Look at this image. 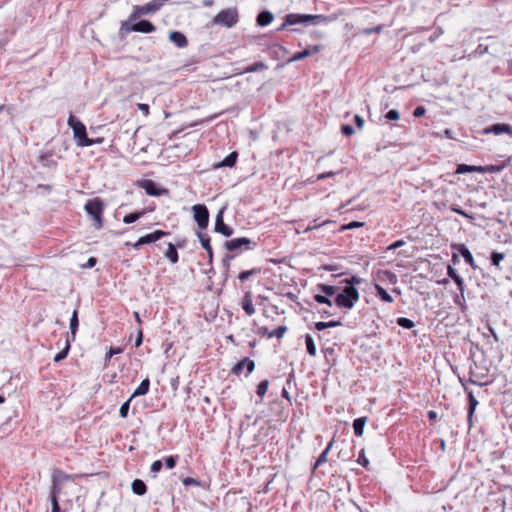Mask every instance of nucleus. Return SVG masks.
Returning <instances> with one entry per match:
<instances>
[{"instance_id":"1","label":"nucleus","mask_w":512,"mask_h":512,"mask_svg":"<svg viewBox=\"0 0 512 512\" xmlns=\"http://www.w3.org/2000/svg\"><path fill=\"white\" fill-rule=\"evenodd\" d=\"M72 479V475L66 474L59 469L54 470L52 474L53 487L51 492L52 512H60V507L57 500L58 495L61 493L65 482Z\"/></svg>"},{"instance_id":"2","label":"nucleus","mask_w":512,"mask_h":512,"mask_svg":"<svg viewBox=\"0 0 512 512\" xmlns=\"http://www.w3.org/2000/svg\"><path fill=\"white\" fill-rule=\"evenodd\" d=\"M68 125L73 130V136L78 146L88 147L95 144L93 139L87 137L85 125L73 114L69 116Z\"/></svg>"},{"instance_id":"3","label":"nucleus","mask_w":512,"mask_h":512,"mask_svg":"<svg viewBox=\"0 0 512 512\" xmlns=\"http://www.w3.org/2000/svg\"><path fill=\"white\" fill-rule=\"evenodd\" d=\"M325 17L322 15H311V14H287L281 29H284L288 25L304 24V25H317L321 21H324Z\"/></svg>"},{"instance_id":"4","label":"nucleus","mask_w":512,"mask_h":512,"mask_svg":"<svg viewBox=\"0 0 512 512\" xmlns=\"http://www.w3.org/2000/svg\"><path fill=\"white\" fill-rule=\"evenodd\" d=\"M239 21L238 10L235 7L221 10L212 19V24L217 26H223L226 28H232Z\"/></svg>"},{"instance_id":"5","label":"nucleus","mask_w":512,"mask_h":512,"mask_svg":"<svg viewBox=\"0 0 512 512\" xmlns=\"http://www.w3.org/2000/svg\"><path fill=\"white\" fill-rule=\"evenodd\" d=\"M169 0H152L144 5H135L133 12L129 16V20L133 21L141 15H148L160 10Z\"/></svg>"},{"instance_id":"6","label":"nucleus","mask_w":512,"mask_h":512,"mask_svg":"<svg viewBox=\"0 0 512 512\" xmlns=\"http://www.w3.org/2000/svg\"><path fill=\"white\" fill-rule=\"evenodd\" d=\"M85 210L95 221V227L97 229H100L102 227L101 215L104 210V204L102 200H100L99 198H95L88 201L85 204Z\"/></svg>"},{"instance_id":"7","label":"nucleus","mask_w":512,"mask_h":512,"mask_svg":"<svg viewBox=\"0 0 512 512\" xmlns=\"http://www.w3.org/2000/svg\"><path fill=\"white\" fill-rule=\"evenodd\" d=\"M194 220L200 229H205L209 223V212L205 205L196 204L192 207Z\"/></svg>"},{"instance_id":"8","label":"nucleus","mask_w":512,"mask_h":512,"mask_svg":"<svg viewBox=\"0 0 512 512\" xmlns=\"http://www.w3.org/2000/svg\"><path fill=\"white\" fill-rule=\"evenodd\" d=\"M335 303L338 307L352 308V281H347L344 291L336 295Z\"/></svg>"},{"instance_id":"9","label":"nucleus","mask_w":512,"mask_h":512,"mask_svg":"<svg viewBox=\"0 0 512 512\" xmlns=\"http://www.w3.org/2000/svg\"><path fill=\"white\" fill-rule=\"evenodd\" d=\"M460 382L468 396L469 407H468V417L467 418H468L469 426H471L473 415H474V412H475L479 402L475 398L473 392L467 388L466 384L464 383V381L462 379H460Z\"/></svg>"},{"instance_id":"10","label":"nucleus","mask_w":512,"mask_h":512,"mask_svg":"<svg viewBox=\"0 0 512 512\" xmlns=\"http://www.w3.org/2000/svg\"><path fill=\"white\" fill-rule=\"evenodd\" d=\"M483 133L484 134H495V135H500V134L505 133V134L512 136V127L505 123H496L489 127H486L483 130Z\"/></svg>"},{"instance_id":"11","label":"nucleus","mask_w":512,"mask_h":512,"mask_svg":"<svg viewBox=\"0 0 512 512\" xmlns=\"http://www.w3.org/2000/svg\"><path fill=\"white\" fill-rule=\"evenodd\" d=\"M215 231L229 237L233 233V229L226 225L223 221V211H219L215 219Z\"/></svg>"},{"instance_id":"12","label":"nucleus","mask_w":512,"mask_h":512,"mask_svg":"<svg viewBox=\"0 0 512 512\" xmlns=\"http://www.w3.org/2000/svg\"><path fill=\"white\" fill-rule=\"evenodd\" d=\"M251 240L246 237L231 239L226 242L225 246L228 251H235L240 249L242 246H246V249H250Z\"/></svg>"},{"instance_id":"13","label":"nucleus","mask_w":512,"mask_h":512,"mask_svg":"<svg viewBox=\"0 0 512 512\" xmlns=\"http://www.w3.org/2000/svg\"><path fill=\"white\" fill-rule=\"evenodd\" d=\"M245 368L247 369V374L252 373L255 368L254 361L247 357L242 359L233 368V373L236 375H240Z\"/></svg>"},{"instance_id":"14","label":"nucleus","mask_w":512,"mask_h":512,"mask_svg":"<svg viewBox=\"0 0 512 512\" xmlns=\"http://www.w3.org/2000/svg\"><path fill=\"white\" fill-rule=\"evenodd\" d=\"M452 249L458 251L464 258L465 262L469 264L472 268L476 267L471 252L464 244H454L452 245Z\"/></svg>"},{"instance_id":"15","label":"nucleus","mask_w":512,"mask_h":512,"mask_svg":"<svg viewBox=\"0 0 512 512\" xmlns=\"http://www.w3.org/2000/svg\"><path fill=\"white\" fill-rule=\"evenodd\" d=\"M169 40L178 48H185L188 45L186 36L179 31L170 32Z\"/></svg>"},{"instance_id":"16","label":"nucleus","mask_w":512,"mask_h":512,"mask_svg":"<svg viewBox=\"0 0 512 512\" xmlns=\"http://www.w3.org/2000/svg\"><path fill=\"white\" fill-rule=\"evenodd\" d=\"M130 30L141 33H152L156 30V27L148 20H141L132 25Z\"/></svg>"},{"instance_id":"17","label":"nucleus","mask_w":512,"mask_h":512,"mask_svg":"<svg viewBox=\"0 0 512 512\" xmlns=\"http://www.w3.org/2000/svg\"><path fill=\"white\" fill-rule=\"evenodd\" d=\"M197 235L202 247L206 250L208 254L209 261L211 262L213 258V251L210 245V237L206 233L202 232H198Z\"/></svg>"},{"instance_id":"18","label":"nucleus","mask_w":512,"mask_h":512,"mask_svg":"<svg viewBox=\"0 0 512 512\" xmlns=\"http://www.w3.org/2000/svg\"><path fill=\"white\" fill-rule=\"evenodd\" d=\"M169 233L163 230H155L154 232L142 236L144 244L154 243L160 240L162 237L167 236Z\"/></svg>"},{"instance_id":"19","label":"nucleus","mask_w":512,"mask_h":512,"mask_svg":"<svg viewBox=\"0 0 512 512\" xmlns=\"http://www.w3.org/2000/svg\"><path fill=\"white\" fill-rule=\"evenodd\" d=\"M319 51V46H313L311 48H307L301 52H297L295 53L289 60L288 62H295V61H299V60H302L304 59L305 57L307 56H310L312 55L313 53H316Z\"/></svg>"},{"instance_id":"20","label":"nucleus","mask_w":512,"mask_h":512,"mask_svg":"<svg viewBox=\"0 0 512 512\" xmlns=\"http://www.w3.org/2000/svg\"><path fill=\"white\" fill-rule=\"evenodd\" d=\"M141 187L150 196H159L160 190L156 187V184L152 180H144L141 183Z\"/></svg>"},{"instance_id":"21","label":"nucleus","mask_w":512,"mask_h":512,"mask_svg":"<svg viewBox=\"0 0 512 512\" xmlns=\"http://www.w3.org/2000/svg\"><path fill=\"white\" fill-rule=\"evenodd\" d=\"M507 163L502 162L493 165L480 166V173H499L505 169Z\"/></svg>"},{"instance_id":"22","label":"nucleus","mask_w":512,"mask_h":512,"mask_svg":"<svg viewBox=\"0 0 512 512\" xmlns=\"http://www.w3.org/2000/svg\"><path fill=\"white\" fill-rule=\"evenodd\" d=\"M242 308L250 316L255 313V308L253 306L251 292H247L244 295V298H243V301H242Z\"/></svg>"},{"instance_id":"23","label":"nucleus","mask_w":512,"mask_h":512,"mask_svg":"<svg viewBox=\"0 0 512 512\" xmlns=\"http://www.w3.org/2000/svg\"><path fill=\"white\" fill-rule=\"evenodd\" d=\"M149 388H150V380L148 378H146L135 389L131 398L146 395L149 392Z\"/></svg>"},{"instance_id":"24","label":"nucleus","mask_w":512,"mask_h":512,"mask_svg":"<svg viewBox=\"0 0 512 512\" xmlns=\"http://www.w3.org/2000/svg\"><path fill=\"white\" fill-rule=\"evenodd\" d=\"M273 14L269 11H262L257 16V24L259 26H267L273 21Z\"/></svg>"},{"instance_id":"25","label":"nucleus","mask_w":512,"mask_h":512,"mask_svg":"<svg viewBox=\"0 0 512 512\" xmlns=\"http://www.w3.org/2000/svg\"><path fill=\"white\" fill-rule=\"evenodd\" d=\"M78 325H79L78 313H77V310H74L73 313H72V317L70 319V332H71V336H69V338H70L71 342H73L75 340L76 332H77V329H78Z\"/></svg>"},{"instance_id":"26","label":"nucleus","mask_w":512,"mask_h":512,"mask_svg":"<svg viewBox=\"0 0 512 512\" xmlns=\"http://www.w3.org/2000/svg\"><path fill=\"white\" fill-rule=\"evenodd\" d=\"M165 257L169 259V261L172 263V264H175L178 262V252L176 250V247L174 246V244L172 243H169L168 244V247H167V250L165 251L164 253Z\"/></svg>"},{"instance_id":"27","label":"nucleus","mask_w":512,"mask_h":512,"mask_svg":"<svg viewBox=\"0 0 512 512\" xmlns=\"http://www.w3.org/2000/svg\"><path fill=\"white\" fill-rule=\"evenodd\" d=\"M131 488H132V491L136 494V495H144L147 491V487H146V484L140 480V479H135L133 482H132V485H131Z\"/></svg>"},{"instance_id":"28","label":"nucleus","mask_w":512,"mask_h":512,"mask_svg":"<svg viewBox=\"0 0 512 512\" xmlns=\"http://www.w3.org/2000/svg\"><path fill=\"white\" fill-rule=\"evenodd\" d=\"M376 295L384 302L391 303L393 298L391 295L380 285H375Z\"/></svg>"},{"instance_id":"29","label":"nucleus","mask_w":512,"mask_h":512,"mask_svg":"<svg viewBox=\"0 0 512 512\" xmlns=\"http://www.w3.org/2000/svg\"><path fill=\"white\" fill-rule=\"evenodd\" d=\"M366 421V417H360L354 420V435L361 436L363 434V429L366 424Z\"/></svg>"},{"instance_id":"30","label":"nucleus","mask_w":512,"mask_h":512,"mask_svg":"<svg viewBox=\"0 0 512 512\" xmlns=\"http://www.w3.org/2000/svg\"><path fill=\"white\" fill-rule=\"evenodd\" d=\"M70 346H71V340L68 336L66 339L65 347L63 348L62 351H60L59 353L56 354V356L54 357V362H60V361L64 360L69 353Z\"/></svg>"},{"instance_id":"31","label":"nucleus","mask_w":512,"mask_h":512,"mask_svg":"<svg viewBox=\"0 0 512 512\" xmlns=\"http://www.w3.org/2000/svg\"><path fill=\"white\" fill-rule=\"evenodd\" d=\"M237 157H238V154L236 152H232L227 157H225L218 166L219 167H233L236 163Z\"/></svg>"},{"instance_id":"32","label":"nucleus","mask_w":512,"mask_h":512,"mask_svg":"<svg viewBox=\"0 0 512 512\" xmlns=\"http://www.w3.org/2000/svg\"><path fill=\"white\" fill-rule=\"evenodd\" d=\"M471 172L480 173V166L460 164V165H458V167L456 169V173H458V174L471 173Z\"/></svg>"},{"instance_id":"33","label":"nucleus","mask_w":512,"mask_h":512,"mask_svg":"<svg viewBox=\"0 0 512 512\" xmlns=\"http://www.w3.org/2000/svg\"><path fill=\"white\" fill-rule=\"evenodd\" d=\"M305 344H306V348H307V352L310 356H315L316 355V345H315V342L313 340V337L309 334H307L305 336Z\"/></svg>"},{"instance_id":"34","label":"nucleus","mask_w":512,"mask_h":512,"mask_svg":"<svg viewBox=\"0 0 512 512\" xmlns=\"http://www.w3.org/2000/svg\"><path fill=\"white\" fill-rule=\"evenodd\" d=\"M39 160L43 166L54 167L57 164L56 161L53 159L52 153L42 154L39 157Z\"/></svg>"},{"instance_id":"35","label":"nucleus","mask_w":512,"mask_h":512,"mask_svg":"<svg viewBox=\"0 0 512 512\" xmlns=\"http://www.w3.org/2000/svg\"><path fill=\"white\" fill-rule=\"evenodd\" d=\"M144 214H145L144 211L134 212V213L127 214V215L124 216L123 222L126 223V224L134 223L135 221L140 219Z\"/></svg>"},{"instance_id":"36","label":"nucleus","mask_w":512,"mask_h":512,"mask_svg":"<svg viewBox=\"0 0 512 512\" xmlns=\"http://www.w3.org/2000/svg\"><path fill=\"white\" fill-rule=\"evenodd\" d=\"M268 66L263 62H256L248 67L245 68V73H252V72H258L262 70H266Z\"/></svg>"},{"instance_id":"37","label":"nucleus","mask_w":512,"mask_h":512,"mask_svg":"<svg viewBox=\"0 0 512 512\" xmlns=\"http://www.w3.org/2000/svg\"><path fill=\"white\" fill-rule=\"evenodd\" d=\"M259 273H260V268H253L251 270H247V271H243V272L239 273L238 279L240 281L244 282L247 279H249L251 276L257 275Z\"/></svg>"},{"instance_id":"38","label":"nucleus","mask_w":512,"mask_h":512,"mask_svg":"<svg viewBox=\"0 0 512 512\" xmlns=\"http://www.w3.org/2000/svg\"><path fill=\"white\" fill-rule=\"evenodd\" d=\"M286 331H287L286 326H278L276 329L271 331L270 334H268V338L275 337V338L281 339L285 335Z\"/></svg>"},{"instance_id":"39","label":"nucleus","mask_w":512,"mask_h":512,"mask_svg":"<svg viewBox=\"0 0 512 512\" xmlns=\"http://www.w3.org/2000/svg\"><path fill=\"white\" fill-rule=\"evenodd\" d=\"M397 324L405 329H411L414 327V322L408 318L400 317L397 319Z\"/></svg>"},{"instance_id":"40","label":"nucleus","mask_w":512,"mask_h":512,"mask_svg":"<svg viewBox=\"0 0 512 512\" xmlns=\"http://www.w3.org/2000/svg\"><path fill=\"white\" fill-rule=\"evenodd\" d=\"M268 386H269V381L268 380H263L259 383V385L257 386V395L259 397H263L267 390H268Z\"/></svg>"},{"instance_id":"41","label":"nucleus","mask_w":512,"mask_h":512,"mask_svg":"<svg viewBox=\"0 0 512 512\" xmlns=\"http://www.w3.org/2000/svg\"><path fill=\"white\" fill-rule=\"evenodd\" d=\"M330 446H331V444H329L328 447L320 454V456L318 457V459L314 465V469H316L317 467H319L320 465H322L323 463H325L327 461V454L330 449Z\"/></svg>"},{"instance_id":"42","label":"nucleus","mask_w":512,"mask_h":512,"mask_svg":"<svg viewBox=\"0 0 512 512\" xmlns=\"http://www.w3.org/2000/svg\"><path fill=\"white\" fill-rule=\"evenodd\" d=\"M131 397L130 399H128L126 402H124L121 407H120V410H119V414L122 418H126L127 415H128V411H129V407H130V401H131Z\"/></svg>"},{"instance_id":"43","label":"nucleus","mask_w":512,"mask_h":512,"mask_svg":"<svg viewBox=\"0 0 512 512\" xmlns=\"http://www.w3.org/2000/svg\"><path fill=\"white\" fill-rule=\"evenodd\" d=\"M504 254L499 252H493L491 254V262L493 265L498 266L500 262L504 259Z\"/></svg>"},{"instance_id":"44","label":"nucleus","mask_w":512,"mask_h":512,"mask_svg":"<svg viewBox=\"0 0 512 512\" xmlns=\"http://www.w3.org/2000/svg\"><path fill=\"white\" fill-rule=\"evenodd\" d=\"M319 288L327 296H332L337 292V288H335L334 286L321 285V286H319Z\"/></svg>"},{"instance_id":"45","label":"nucleus","mask_w":512,"mask_h":512,"mask_svg":"<svg viewBox=\"0 0 512 512\" xmlns=\"http://www.w3.org/2000/svg\"><path fill=\"white\" fill-rule=\"evenodd\" d=\"M385 118L389 121H395L400 118V114L396 109H392L386 113Z\"/></svg>"},{"instance_id":"46","label":"nucleus","mask_w":512,"mask_h":512,"mask_svg":"<svg viewBox=\"0 0 512 512\" xmlns=\"http://www.w3.org/2000/svg\"><path fill=\"white\" fill-rule=\"evenodd\" d=\"M357 462H358V464L362 465L364 468L368 469V466H369V460L366 458L365 453H364V450H362V451L359 453V456H358Z\"/></svg>"},{"instance_id":"47","label":"nucleus","mask_w":512,"mask_h":512,"mask_svg":"<svg viewBox=\"0 0 512 512\" xmlns=\"http://www.w3.org/2000/svg\"><path fill=\"white\" fill-rule=\"evenodd\" d=\"M453 281L456 283V285H457V287H458V289L460 291L461 297L464 298V294H463V292H464V280H463V278L461 276H458Z\"/></svg>"},{"instance_id":"48","label":"nucleus","mask_w":512,"mask_h":512,"mask_svg":"<svg viewBox=\"0 0 512 512\" xmlns=\"http://www.w3.org/2000/svg\"><path fill=\"white\" fill-rule=\"evenodd\" d=\"M326 223L327 222L318 223L317 220L315 219L304 229V231L305 232L312 231V230L317 229V228H319L320 226H322L323 224H326Z\"/></svg>"},{"instance_id":"49","label":"nucleus","mask_w":512,"mask_h":512,"mask_svg":"<svg viewBox=\"0 0 512 512\" xmlns=\"http://www.w3.org/2000/svg\"><path fill=\"white\" fill-rule=\"evenodd\" d=\"M176 456H169L165 459V464L168 469H173L176 465Z\"/></svg>"},{"instance_id":"50","label":"nucleus","mask_w":512,"mask_h":512,"mask_svg":"<svg viewBox=\"0 0 512 512\" xmlns=\"http://www.w3.org/2000/svg\"><path fill=\"white\" fill-rule=\"evenodd\" d=\"M426 109L423 106H417L413 111V116L416 118L424 116Z\"/></svg>"},{"instance_id":"51","label":"nucleus","mask_w":512,"mask_h":512,"mask_svg":"<svg viewBox=\"0 0 512 512\" xmlns=\"http://www.w3.org/2000/svg\"><path fill=\"white\" fill-rule=\"evenodd\" d=\"M123 352V348L117 347V348H110L108 351L106 358L109 360L113 355L121 354Z\"/></svg>"},{"instance_id":"52","label":"nucleus","mask_w":512,"mask_h":512,"mask_svg":"<svg viewBox=\"0 0 512 512\" xmlns=\"http://www.w3.org/2000/svg\"><path fill=\"white\" fill-rule=\"evenodd\" d=\"M162 462L160 460H156L152 463L151 465V472H154V473H157L161 470L162 468Z\"/></svg>"},{"instance_id":"53","label":"nucleus","mask_w":512,"mask_h":512,"mask_svg":"<svg viewBox=\"0 0 512 512\" xmlns=\"http://www.w3.org/2000/svg\"><path fill=\"white\" fill-rule=\"evenodd\" d=\"M443 34V30L441 28H437L436 31L429 37V42H434Z\"/></svg>"},{"instance_id":"54","label":"nucleus","mask_w":512,"mask_h":512,"mask_svg":"<svg viewBox=\"0 0 512 512\" xmlns=\"http://www.w3.org/2000/svg\"><path fill=\"white\" fill-rule=\"evenodd\" d=\"M447 274H448V276H449L452 280H454V279H456L458 276H460V275L457 273L456 269H454V268H453V267H451V266H448Z\"/></svg>"},{"instance_id":"55","label":"nucleus","mask_w":512,"mask_h":512,"mask_svg":"<svg viewBox=\"0 0 512 512\" xmlns=\"http://www.w3.org/2000/svg\"><path fill=\"white\" fill-rule=\"evenodd\" d=\"M137 107L140 111L143 112V114L145 116H148L149 115V105L148 104H144V103H139L137 104Z\"/></svg>"},{"instance_id":"56","label":"nucleus","mask_w":512,"mask_h":512,"mask_svg":"<svg viewBox=\"0 0 512 512\" xmlns=\"http://www.w3.org/2000/svg\"><path fill=\"white\" fill-rule=\"evenodd\" d=\"M334 325H335L334 323L318 322V323H316V329L319 331H322V330L326 329L327 327L334 326Z\"/></svg>"},{"instance_id":"57","label":"nucleus","mask_w":512,"mask_h":512,"mask_svg":"<svg viewBox=\"0 0 512 512\" xmlns=\"http://www.w3.org/2000/svg\"><path fill=\"white\" fill-rule=\"evenodd\" d=\"M405 242L403 240H397L396 242L392 243L387 249L388 250H395L401 246H403Z\"/></svg>"},{"instance_id":"58","label":"nucleus","mask_w":512,"mask_h":512,"mask_svg":"<svg viewBox=\"0 0 512 512\" xmlns=\"http://www.w3.org/2000/svg\"><path fill=\"white\" fill-rule=\"evenodd\" d=\"M315 300L318 303H327V304L331 305L330 300L326 296H323V295H316Z\"/></svg>"},{"instance_id":"59","label":"nucleus","mask_w":512,"mask_h":512,"mask_svg":"<svg viewBox=\"0 0 512 512\" xmlns=\"http://www.w3.org/2000/svg\"><path fill=\"white\" fill-rule=\"evenodd\" d=\"M142 340H143V332H142V329H139L137 339L135 342V347H139L142 344Z\"/></svg>"},{"instance_id":"60","label":"nucleus","mask_w":512,"mask_h":512,"mask_svg":"<svg viewBox=\"0 0 512 512\" xmlns=\"http://www.w3.org/2000/svg\"><path fill=\"white\" fill-rule=\"evenodd\" d=\"M354 122L355 124L359 127V128H362L363 125H364V120L362 117L358 116V115H354Z\"/></svg>"},{"instance_id":"61","label":"nucleus","mask_w":512,"mask_h":512,"mask_svg":"<svg viewBox=\"0 0 512 512\" xmlns=\"http://www.w3.org/2000/svg\"><path fill=\"white\" fill-rule=\"evenodd\" d=\"M96 264V259L94 257H90L87 261V264L83 265L84 268H92Z\"/></svg>"},{"instance_id":"62","label":"nucleus","mask_w":512,"mask_h":512,"mask_svg":"<svg viewBox=\"0 0 512 512\" xmlns=\"http://www.w3.org/2000/svg\"><path fill=\"white\" fill-rule=\"evenodd\" d=\"M342 132L345 135H347V136L352 135V126H350V125H343L342 126Z\"/></svg>"},{"instance_id":"63","label":"nucleus","mask_w":512,"mask_h":512,"mask_svg":"<svg viewBox=\"0 0 512 512\" xmlns=\"http://www.w3.org/2000/svg\"><path fill=\"white\" fill-rule=\"evenodd\" d=\"M270 333H271V331H269L267 327H262L259 329V334H261L262 336L268 337V334H270Z\"/></svg>"},{"instance_id":"64","label":"nucleus","mask_w":512,"mask_h":512,"mask_svg":"<svg viewBox=\"0 0 512 512\" xmlns=\"http://www.w3.org/2000/svg\"><path fill=\"white\" fill-rule=\"evenodd\" d=\"M183 484L186 485V486L187 485H191V484H196V480L193 479V478L188 477V478H185L183 480Z\"/></svg>"}]
</instances>
